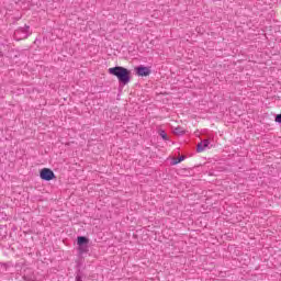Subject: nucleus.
<instances>
[{
  "label": "nucleus",
  "instance_id": "obj_5",
  "mask_svg": "<svg viewBox=\"0 0 281 281\" xmlns=\"http://www.w3.org/2000/svg\"><path fill=\"white\" fill-rule=\"evenodd\" d=\"M137 76H150V68L145 66H139L136 68Z\"/></svg>",
  "mask_w": 281,
  "mask_h": 281
},
{
  "label": "nucleus",
  "instance_id": "obj_6",
  "mask_svg": "<svg viewBox=\"0 0 281 281\" xmlns=\"http://www.w3.org/2000/svg\"><path fill=\"white\" fill-rule=\"evenodd\" d=\"M207 146H210V139H204L198 144L196 150L199 153H203V150H205V148H207Z\"/></svg>",
  "mask_w": 281,
  "mask_h": 281
},
{
  "label": "nucleus",
  "instance_id": "obj_4",
  "mask_svg": "<svg viewBox=\"0 0 281 281\" xmlns=\"http://www.w3.org/2000/svg\"><path fill=\"white\" fill-rule=\"evenodd\" d=\"M77 245L79 247V251L80 254H85L88 249V246L89 245V238L85 237V236H79L77 238Z\"/></svg>",
  "mask_w": 281,
  "mask_h": 281
},
{
  "label": "nucleus",
  "instance_id": "obj_2",
  "mask_svg": "<svg viewBox=\"0 0 281 281\" xmlns=\"http://www.w3.org/2000/svg\"><path fill=\"white\" fill-rule=\"evenodd\" d=\"M40 177L41 179H43V181H52L53 179H56V175L49 168L42 169L40 172Z\"/></svg>",
  "mask_w": 281,
  "mask_h": 281
},
{
  "label": "nucleus",
  "instance_id": "obj_10",
  "mask_svg": "<svg viewBox=\"0 0 281 281\" xmlns=\"http://www.w3.org/2000/svg\"><path fill=\"white\" fill-rule=\"evenodd\" d=\"M76 281H82V277L77 276V277H76Z\"/></svg>",
  "mask_w": 281,
  "mask_h": 281
},
{
  "label": "nucleus",
  "instance_id": "obj_9",
  "mask_svg": "<svg viewBox=\"0 0 281 281\" xmlns=\"http://www.w3.org/2000/svg\"><path fill=\"white\" fill-rule=\"evenodd\" d=\"M173 133H175L176 135H183V130H181V127H176L175 131H173Z\"/></svg>",
  "mask_w": 281,
  "mask_h": 281
},
{
  "label": "nucleus",
  "instance_id": "obj_3",
  "mask_svg": "<svg viewBox=\"0 0 281 281\" xmlns=\"http://www.w3.org/2000/svg\"><path fill=\"white\" fill-rule=\"evenodd\" d=\"M14 36L15 38H18V41H23V38H27V36H30V26L18 29L14 32Z\"/></svg>",
  "mask_w": 281,
  "mask_h": 281
},
{
  "label": "nucleus",
  "instance_id": "obj_8",
  "mask_svg": "<svg viewBox=\"0 0 281 281\" xmlns=\"http://www.w3.org/2000/svg\"><path fill=\"white\" fill-rule=\"evenodd\" d=\"M159 135L165 142H168V134H166V131L161 130Z\"/></svg>",
  "mask_w": 281,
  "mask_h": 281
},
{
  "label": "nucleus",
  "instance_id": "obj_7",
  "mask_svg": "<svg viewBox=\"0 0 281 281\" xmlns=\"http://www.w3.org/2000/svg\"><path fill=\"white\" fill-rule=\"evenodd\" d=\"M186 159V156H180L178 159L172 160V166H177V164H181Z\"/></svg>",
  "mask_w": 281,
  "mask_h": 281
},
{
  "label": "nucleus",
  "instance_id": "obj_1",
  "mask_svg": "<svg viewBox=\"0 0 281 281\" xmlns=\"http://www.w3.org/2000/svg\"><path fill=\"white\" fill-rule=\"evenodd\" d=\"M108 72L110 76H115L117 78L120 85L126 86L131 82V70L122 66H115L113 68H109Z\"/></svg>",
  "mask_w": 281,
  "mask_h": 281
}]
</instances>
